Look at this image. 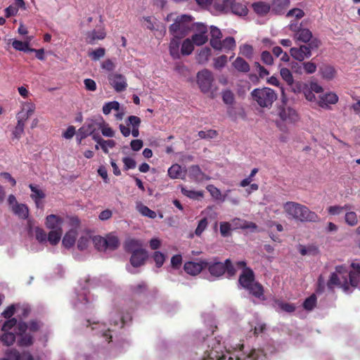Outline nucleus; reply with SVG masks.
I'll list each match as a JSON object with an SVG mask.
<instances>
[{
	"label": "nucleus",
	"instance_id": "1",
	"mask_svg": "<svg viewBox=\"0 0 360 360\" xmlns=\"http://www.w3.org/2000/svg\"><path fill=\"white\" fill-rule=\"evenodd\" d=\"M286 214L290 217L301 222H319L320 217L311 211L307 206L295 202H287L283 205Z\"/></svg>",
	"mask_w": 360,
	"mask_h": 360
},
{
	"label": "nucleus",
	"instance_id": "2",
	"mask_svg": "<svg viewBox=\"0 0 360 360\" xmlns=\"http://www.w3.org/2000/svg\"><path fill=\"white\" fill-rule=\"evenodd\" d=\"M220 349V345L217 343V347H212L210 350H206L202 360H258L262 355L261 350L252 349L248 354H243L241 356L233 357L229 353H220L218 350Z\"/></svg>",
	"mask_w": 360,
	"mask_h": 360
},
{
	"label": "nucleus",
	"instance_id": "3",
	"mask_svg": "<svg viewBox=\"0 0 360 360\" xmlns=\"http://www.w3.org/2000/svg\"><path fill=\"white\" fill-rule=\"evenodd\" d=\"M347 277H349V273L346 267L342 265L337 266L335 271L331 274L327 282L328 290L333 291L335 287H339L345 292H347L351 286Z\"/></svg>",
	"mask_w": 360,
	"mask_h": 360
},
{
	"label": "nucleus",
	"instance_id": "4",
	"mask_svg": "<svg viewBox=\"0 0 360 360\" xmlns=\"http://www.w3.org/2000/svg\"><path fill=\"white\" fill-rule=\"evenodd\" d=\"M251 96L253 101L262 108H271L274 102L277 99V94L274 90L264 87L262 89H255L251 92Z\"/></svg>",
	"mask_w": 360,
	"mask_h": 360
},
{
	"label": "nucleus",
	"instance_id": "5",
	"mask_svg": "<svg viewBox=\"0 0 360 360\" xmlns=\"http://www.w3.org/2000/svg\"><path fill=\"white\" fill-rule=\"evenodd\" d=\"M141 120L138 116L130 115L126 120L127 126L120 124L119 129L123 136L127 137L131 134L134 138H137L139 136V127L141 125Z\"/></svg>",
	"mask_w": 360,
	"mask_h": 360
},
{
	"label": "nucleus",
	"instance_id": "6",
	"mask_svg": "<svg viewBox=\"0 0 360 360\" xmlns=\"http://www.w3.org/2000/svg\"><path fill=\"white\" fill-rule=\"evenodd\" d=\"M27 323L25 321L18 322L16 335L18 336L17 344L19 347H28L33 345L34 337L30 333H27Z\"/></svg>",
	"mask_w": 360,
	"mask_h": 360
},
{
	"label": "nucleus",
	"instance_id": "7",
	"mask_svg": "<svg viewBox=\"0 0 360 360\" xmlns=\"http://www.w3.org/2000/svg\"><path fill=\"white\" fill-rule=\"evenodd\" d=\"M197 82L202 92H208L211 89L213 82L212 72L207 69L199 72L197 75Z\"/></svg>",
	"mask_w": 360,
	"mask_h": 360
},
{
	"label": "nucleus",
	"instance_id": "8",
	"mask_svg": "<svg viewBox=\"0 0 360 360\" xmlns=\"http://www.w3.org/2000/svg\"><path fill=\"white\" fill-rule=\"evenodd\" d=\"M302 24H290V30L294 32V39L304 43H307L312 38L311 32L307 28H302Z\"/></svg>",
	"mask_w": 360,
	"mask_h": 360
},
{
	"label": "nucleus",
	"instance_id": "9",
	"mask_svg": "<svg viewBox=\"0 0 360 360\" xmlns=\"http://www.w3.org/2000/svg\"><path fill=\"white\" fill-rule=\"evenodd\" d=\"M36 105L31 101L21 103V110L17 113V122L25 124L27 120L34 112Z\"/></svg>",
	"mask_w": 360,
	"mask_h": 360
},
{
	"label": "nucleus",
	"instance_id": "10",
	"mask_svg": "<svg viewBox=\"0 0 360 360\" xmlns=\"http://www.w3.org/2000/svg\"><path fill=\"white\" fill-rule=\"evenodd\" d=\"M110 84L117 92H122L126 90L127 82L126 77L119 73H110L108 76Z\"/></svg>",
	"mask_w": 360,
	"mask_h": 360
},
{
	"label": "nucleus",
	"instance_id": "11",
	"mask_svg": "<svg viewBox=\"0 0 360 360\" xmlns=\"http://www.w3.org/2000/svg\"><path fill=\"white\" fill-rule=\"evenodd\" d=\"M206 268L213 276L219 277L225 273L224 263L219 262L217 257L210 262L207 261Z\"/></svg>",
	"mask_w": 360,
	"mask_h": 360
},
{
	"label": "nucleus",
	"instance_id": "12",
	"mask_svg": "<svg viewBox=\"0 0 360 360\" xmlns=\"http://www.w3.org/2000/svg\"><path fill=\"white\" fill-rule=\"evenodd\" d=\"M232 2H233V0L214 1L210 13L216 15L229 13Z\"/></svg>",
	"mask_w": 360,
	"mask_h": 360
},
{
	"label": "nucleus",
	"instance_id": "13",
	"mask_svg": "<svg viewBox=\"0 0 360 360\" xmlns=\"http://www.w3.org/2000/svg\"><path fill=\"white\" fill-rule=\"evenodd\" d=\"M290 53L294 59L300 62L311 56L310 50L306 44L301 45L299 47L291 48L290 50Z\"/></svg>",
	"mask_w": 360,
	"mask_h": 360
},
{
	"label": "nucleus",
	"instance_id": "14",
	"mask_svg": "<svg viewBox=\"0 0 360 360\" xmlns=\"http://www.w3.org/2000/svg\"><path fill=\"white\" fill-rule=\"evenodd\" d=\"M255 281V273L250 268H245L238 278L239 285L244 289Z\"/></svg>",
	"mask_w": 360,
	"mask_h": 360
},
{
	"label": "nucleus",
	"instance_id": "15",
	"mask_svg": "<svg viewBox=\"0 0 360 360\" xmlns=\"http://www.w3.org/2000/svg\"><path fill=\"white\" fill-rule=\"evenodd\" d=\"M131 254L130 264L136 268L144 265L148 257V252L144 249L134 251Z\"/></svg>",
	"mask_w": 360,
	"mask_h": 360
},
{
	"label": "nucleus",
	"instance_id": "16",
	"mask_svg": "<svg viewBox=\"0 0 360 360\" xmlns=\"http://www.w3.org/2000/svg\"><path fill=\"white\" fill-rule=\"evenodd\" d=\"M5 354L6 358L8 360H34L32 355L30 352H20L15 348L8 349Z\"/></svg>",
	"mask_w": 360,
	"mask_h": 360
},
{
	"label": "nucleus",
	"instance_id": "17",
	"mask_svg": "<svg viewBox=\"0 0 360 360\" xmlns=\"http://www.w3.org/2000/svg\"><path fill=\"white\" fill-rule=\"evenodd\" d=\"M197 30L199 31V33L194 34L192 36V41L194 44L197 46H201L205 44L207 40V29L205 24H196Z\"/></svg>",
	"mask_w": 360,
	"mask_h": 360
},
{
	"label": "nucleus",
	"instance_id": "18",
	"mask_svg": "<svg viewBox=\"0 0 360 360\" xmlns=\"http://www.w3.org/2000/svg\"><path fill=\"white\" fill-rule=\"evenodd\" d=\"M206 260H201L199 262H188L184 264V269L188 274L197 275L206 269Z\"/></svg>",
	"mask_w": 360,
	"mask_h": 360
},
{
	"label": "nucleus",
	"instance_id": "19",
	"mask_svg": "<svg viewBox=\"0 0 360 360\" xmlns=\"http://www.w3.org/2000/svg\"><path fill=\"white\" fill-rule=\"evenodd\" d=\"M278 115L283 122L287 123H294L298 120L297 112L290 107L280 108Z\"/></svg>",
	"mask_w": 360,
	"mask_h": 360
},
{
	"label": "nucleus",
	"instance_id": "20",
	"mask_svg": "<svg viewBox=\"0 0 360 360\" xmlns=\"http://www.w3.org/2000/svg\"><path fill=\"white\" fill-rule=\"evenodd\" d=\"M190 28L188 24H171L169 32L177 40L188 34Z\"/></svg>",
	"mask_w": 360,
	"mask_h": 360
},
{
	"label": "nucleus",
	"instance_id": "21",
	"mask_svg": "<svg viewBox=\"0 0 360 360\" xmlns=\"http://www.w3.org/2000/svg\"><path fill=\"white\" fill-rule=\"evenodd\" d=\"M245 290H248L251 295L259 300L264 301L266 300L264 287L258 281H254L249 285V288H247Z\"/></svg>",
	"mask_w": 360,
	"mask_h": 360
},
{
	"label": "nucleus",
	"instance_id": "22",
	"mask_svg": "<svg viewBox=\"0 0 360 360\" xmlns=\"http://www.w3.org/2000/svg\"><path fill=\"white\" fill-rule=\"evenodd\" d=\"M86 41L89 44H95L96 41L105 39L106 32L103 28L94 30L88 32L86 34Z\"/></svg>",
	"mask_w": 360,
	"mask_h": 360
},
{
	"label": "nucleus",
	"instance_id": "23",
	"mask_svg": "<svg viewBox=\"0 0 360 360\" xmlns=\"http://www.w3.org/2000/svg\"><path fill=\"white\" fill-rule=\"evenodd\" d=\"M338 101V96L335 93L326 94L320 98L318 103L323 109H330V105L335 104Z\"/></svg>",
	"mask_w": 360,
	"mask_h": 360
},
{
	"label": "nucleus",
	"instance_id": "24",
	"mask_svg": "<svg viewBox=\"0 0 360 360\" xmlns=\"http://www.w3.org/2000/svg\"><path fill=\"white\" fill-rule=\"evenodd\" d=\"M351 266L354 271L349 273V283L352 287L356 288L358 287L360 279V262H353Z\"/></svg>",
	"mask_w": 360,
	"mask_h": 360
},
{
	"label": "nucleus",
	"instance_id": "25",
	"mask_svg": "<svg viewBox=\"0 0 360 360\" xmlns=\"http://www.w3.org/2000/svg\"><path fill=\"white\" fill-rule=\"evenodd\" d=\"M251 7L253 11L259 16L266 15L270 10L271 6L265 1H257L252 4Z\"/></svg>",
	"mask_w": 360,
	"mask_h": 360
},
{
	"label": "nucleus",
	"instance_id": "26",
	"mask_svg": "<svg viewBox=\"0 0 360 360\" xmlns=\"http://www.w3.org/2000/svg\"><path fill=\"white\" fill-rule=\"evenodd\" d=\"M63 222V219L56 214H50L46 217L45 225L47 229L51 230H57L58 229H62L61 225Z\"/></svg>",
	"mask_w": 360,
	"mask_h": 360
},
{
	"label": "nucleus",
	"instance_id": "27",
	"mask_svg": "<svg viewBox=\"0 0 360 360\" xmlns=\"http://www.w3.org/2000/svg\"><path fill=\"white\" fill-rule=\"evenodd\" d=\"M248 11H249L246 5L240 2H237L236 0H233V2L231 3L230 12L233 14L240 17H245L248 15Z\"/></svg>",
	"mask_w": 360,
	"mask_h": 360
},
{
	"label": "nucleus",
	"instance_id": "28",
	"mask_svg": "<svg viewBox=\"0 0 360 360\" xmlns=\"http://www.w3.org/2000/svg\"><path fill=\"white\" fill-rule=\"evenodd\" d=\"M29 187L32 191L30 195L31 198L34 201L37 208L41 207V200L44 199L46 196L44 192L37 188V186L30 184Z\"/></svg>",
	"mask_w": 360,
	"mask_h": 360
},
{
	"label": "nucleus",
	"instance_id": "29",
	"mask_svg": "<svg viewBox=\"0 0 360 360\" xmlns=\"http://www.w3.org/2000/svg\"><path fill=\"white\" fill-rule=\"evenodd\" d=\"M142 241L135 238H129L125 240L124 248L127 252H134V251L142 250Z\"/></svg>",
	"mask_w": 360,
	"mask_h": 360
},
{
	"label": "nucleus",
	"instance_id": "30",
	"mask_svg": "<svg viewBox=\"0 0 360 360\" xmlns=\"http://www.w3.org/2000/svg\"><path fill=\"white\" fill-rule=\"evenodd\" d=\"M188 176L195 181H200L205 179V174L198 165H195L188 168Z\"/></svg>",
	"mask_w": 360,
	"mask_h": 360
},
{
	"label": "nucleus",
	"instance_id": "31",
	"mask_svg": "<svg viewBox=\"0 0 360 360\" xmlns=\"http://www.w3.org/2000/svg\"><path fill=\"white\" fill-rule=\"evenodd\" d=\"M193 18L190 15L179 14L177 13H171L166 17L167 21H173V22H190Z\"/></svg>",
	"mask_w": 360,
	"mask_h": 360
},
{
	"label": "nucleus",
	"instance_id": "32",
	"mask_svg": "<svg viewBox=\"0 0 360 360\" xmlns=\"http://www.w3.org/2000/svg\"><path fill=\"white\" fill-rule=\"evenodd\" d=\"M290 4V0H273L272 11L276 14H282Z\"/></svg>",
	"mask_w": 360,
	"mask_h": 360
},
{
	"label": "nucleus",
	"instance_id": "33",
	"mask_svg": "<svg viewBox=\"0 0 360 360\" xmlns=\"http://www.w3.org/2000/svg\"><path fill=\"white\" fill-rule=\"evenodd\" d=\"M96 131V124L94 121L86 122L79 129L82 138L93 134Z\"/></svg>",
	"mask_w": 360,
	"mask_h": 360
},
{
	"label": "nucleus",
	"instance_id": "34",
	"mask_svg": "<svg viewBox=\"0 0 360 360\" xmlns=\"http://www.w3.org/2000/svg\"><path fill=\"white\" fill-rule=\"evenodd\" d=\"M106 241V249L115 250L117 249L120 245V240L117 236L112 233H110L105 237Z\"/></svg>",
	"mask_w": 360,
	"mask_h": 360
},
{
	"label": "nucleus",
	"instance_id": "35",
	"mask_svg": "<svg viewBox=\"0 0 360 360\" xmlns=\"http://www.w3.org/2000/svg\"><path fill=\"white\" fill-rule=\"evenodd\" d=\"M77 236V232L75 229H71L69 231H68L63 239V245L67 248H70L72 247L75 243L76 238Z\"/></svg>",
	"mask_w": 360,
	"mask_h": 360
},
{
	"label": "nucleus",
	"instance_id": "36",
	"mask_svg": "<svg viewBox=\"0 0 360 360\" xmlns=\"http://www.w3.org/2000/svg\"><path fill=\"white\" fill-rule=\"evenodd\" d=\"M13 213L18 216L20 219H25L29 216L28 207L22 203L16 204L12 207Z\"/></svg>",
	"mask_w": 360,
	"mask_h": 360
},
{
	"label": "nucleus",
	"instance_id": "37",
	"mask_svg": "<svg viewBox=\"0 0 360 360\" xmlns=\"http://www.w3.org/2000/svg\"><path fill=\"white\" fill-rule=\"evenodd\" d=\"M319 72L322 77L327 80L333 79L336 73L335 68L330 65H322L319 68Z\"/></svg>",
	"mask_w": 360,
	"mask_h": 360
},
{
	"label": "nucleus",
	"instance_id": "38",
	"mask_svg": "<svg viewBox=\"0 0 360 360\" xmlns=\"http://www.w3.org/2000/svg\"><path fill=\"white\" fill-rule=\"evenodd\" d=\"M232 65L238 72L247 73L250 71L248 63L241 57H237Z\"/></svg>",
	"mask_w": 360,
	"mask_h": 360
},
{
	"label": "nucleus",
	"instance_id": "39",
	"mask_svg": "<svg viewBox=\"0 0 360 360\" xmlns=\"http://www.w3.org/2000/svg\"><path fill=\"white\" fill-rule=\"evenodd\" d=\"M181 191L184 195L192 200H199L204 196V192L202 191L188 190L184 186H181Z\"/></svg>",
	"mask_w": 360,
	"mask_h": 360
},
{
	"label": "nucleus",
	"instance_id": "40",
	"mask_svg": "<svg viewBox=\"0 0 360 360\" xmlns=\"http://www.w3.org/2000/svg\"><path fill=\"white\" fill-rule=\"evenodd\" d=\"M211 55V49L209 47H203L200 49L196 56V60L200 64L206 63Z\"/></svg>",
	"mask_w": 360,
	"mask_h": 360
},
{
	"label": "nucleus",
	"instance_id": "41",
	"mask_svg": "<svg viewBox=\"0 0 360 360\" xmlns=\"http://www.w3.org/2000/svg\"><path fill=\"white\" fill-rule=\"evenodd\" d=\"M63 234L62 229H58L57 230H51L47 236V240L52 245H57L60 240Z\"/></svg>",
	"mask_w": 360,
	"mask_h": 360
},
{
	"label": "nucleus",
	"instance_id": "42",
	"mask_svg": "<svg viewBox=\"0 0 360 360\" xmlns=\"http://www.w3.org/2000/svg\"><path fill=\"white\" fill-rule=\"evenodd\" d=\"M16 336L11 332H3L0 335V341L5 346H11L15 342Z\"/></svg>",
	"mask_w": 360,
	"mask_h": 360
},
{
	"label": "nucleus",
	"instance_id": "43",
	"mask_svg": "<svg viewBox=\"0 0 360 360\" xmlns=\"http://www.w3.org/2000/svg\"><path fill=\"white\" fill-rule=\"evenodd\" d=\"M182 169L178 164L172 165L168 169V175L172 179H184L181 176Z\"/></svg>",
	"mask_w": 360,
	"mask_h": 360
},
{
	"label": "nucleus",
	"instance_id": "44",
	"mask_svg": "<svg viewBox=\"0 0 360 360\" xmlns=\"http://www.w3.org/2000/svg\"><path fill=\"white\" fill-rule=\"evenodd\" d=\"M119 111L120 103L116 101L105 103L102 108L103 113L105 115H109L111 110Z\"/></svg>",
	"mask_w": 360,
	"mask_h": 360
},
{
	"label": "nucleus",
	"instance_id": "45",
	"mask_svg": "<svg viewBox=\"0 0 360 360\" xmlns=\"http://www.w3.org/2000/svg\"><path fill=\"white\" fill-rule=\"evenodd\" d=\"M206 188L215 200H219L221 201L225 200L226 194L222 195L220 190L214 185H208Z\"/></svg>",
	"mask_w": 360,
	"mask_h": 360
},
{
	"label": "nucleus",
	"instance_id": "46",
	"mask_svg": "<svg viewBox=\"0 0 360 360\" xmlns=\"http://www.w3.org/2000/svg\"><path fill=\"white\" fill-rule=\"evenodd\" d=\"M193 44H194L190 39H186L183 41L182 45H181V52L182 55H184V56L190 55L194 49Z\"/></svg>",
	"mask_w": 360,
	"mask_h": 360
},
{
	"label": "nucleus",
	"instance_id": "47",
	"mask_svg": "<svg viewBox=\"0 0 360 360\" xmlns=\"http://www.w3.org/2000/svg\"><path fill=\"white\" fill-rule=\"evenodd\" d=\"M316 302L317 297L315 294H312L309 297L305 299L302 306L305 310L311 311L316 307Z\"/></svg>",
	"mask_w": 360,
	"mask_h": 360
},
{
	"label": "nucleus",
	"instance_id": "48",
	"mask_svg": "<svg viewBox=\"0 0 360 360\" xmlns=\"http://www.w3.org/2000/svg\"><path fill=\"white\" fill-rule=\"evenodd\" d=\"M95 248L99 251L106 250V241L105 237L96 236L92 238Z\"/></svg>",
	"mask_w": 360,
	"mask_h": 360
},
{
	"label": "nucleus",
	"instance_id": "49",
	"mask_svg": "<svg viewBox=\"0 0 360 360\" xmlns=\"http://www.w3.org/2000/svg\"><path fill=\"white\" fill-rule=\"evenodd\" d=\"M349 209H350V205H345L344 206L333 205V206L328 207L327 210H328V212L330 215H339L344 210H347Z\"/></svg>",
	"mask_w": 360,
	"mask_h": 360
},
{
	"label": "nucleus",
	"instance_id": "50",
	"mask_svg": "<svg viewBox=\"0 0 360 360\" xmlns=\"http://www.w3.org/2000/svg\"><path fill=\"white\" fill-rule=\"evenodd\" d=\"M12 46L16 50L23 52H29L30 47L28 46V42L22 41L17 39H13L12 41Z\"/></svg>",
	"mask_w": 360,
	"mask_h": 360
},
{
	"label": "nucleus",
	"instance_id": "51",
	"mask_svg": "<svg viewBox=\"0 0 360 360\" xmlns=\"http://www.w3.org/2000/svg\"><path fill=\"white\" fill-rule=\"evenodd\" d=\"M280 74L281 77L289 86H292L294 83V79L290 70L286 68L281 69Z\"/></svg>",
	"mask_w": 360,
	"mask_h": 360
},
{
	"label": "nucleus",
	"instance_id": "52",
	"mask_svg": "<svg viewBox=\"0 0 360 360\" xmlns=\"http://www.w3.org/2000/svg\"><path fill=\"white\" fill-rule=\"evenodd\" d=\"M345 221L349 226H354L359 222L357 214L354 212H347L345 215Z\"/></svg>",
	"mask_w": 360,
	"mask_h": 360
},
{
	"label": "nucleus",
	"instance_id": "53",
	"mask_svg": "<svg viewBox=\"0 0 360 360\" xmlns=\"http://www.w3.org/2000/svg\"><path fill=\"white\" fill-rule=\"evenodd\" d=\"M105 54V49L104 48H98L95 50L89 51L88 56L92 60L96 61L103 58Z\"/></svg>",
	"mask_w": 360,
	"mask_h": 360
},
{
	"label": "nucleus",
	"instance_id": "54",
	"mask_svg": "<svg viewBox=\"0 0 360 360\" xmlns=\"http://www.w3.org/2000/svg\"><path fill=\"white\" fill-rule=\"evenodd\" d=\"M25 125L23 123L17 122V124L12 131V139L19 140L24 134Z\"/></svg>",
	"mask_w": 360,
	"mask_h": 360
},
{
	"label": "nucleus",
	"instance_id": "55",
	"mask_svg": "<svg viewBox=\"0 0 360 360\" xmlns=\"http://www.w3.org/2000/svg\"><path fill=\"white\" fill-rule=\"evenodd\" d=\"M179 42L175 39H173L169 44V53L173 58H179Z\"/></svg>",
	"mask_w": 360,
	"mask_h": 360
},
{
	"label": "nucleus",
	"instance_id": "56",
	"mask_svg": "<svg viewBox=\"0 0 360 360\" xmlns=\"http://www.w3.org/2000/svg\"><path fill=\"white\" fill-rule=\"evenodd\" d=\"M18 321L15 318L8 319L6 321L1 328L2 332H10L9 330L12 329L14 326H18Z\"/></svg>",
	"mask_w": 360,
	"mask_h": 360
},
{
	"label": "nucleus",
	"instance_id": "57",
	"mask_svg": "<svg viewBox=\"0 0 360 360\" xmlns=\"http://www.w3.org/2000/svg\"><path fill=\"white\" fill-rule=\"evenodd\" d=\"M153 258L155 262V266L158 268L161 267L165 261V255L159 251H155L153 253Z\"/></svg>",
	"mask_w": 360,
	"mask_h": 360
},
{
	"label": "nucleus",
	"instance_id": "58",
	"mask_svg": "<svg viewBox=\"0 0 360 360\" xmlns=\"http://www.w3.org/2000/svg\"><path fill=\"white\" fill-rule=\"evenodd\" d=\"M100 128L101 129L102 134L106 137H113L115 136V131L111 127H109L108 124H105L103 121L100 124Z\"/></svg>",
	"mask_w": 360,
	"mask_h": 360
},
{
	"label": "nucleus",
	"instance_id": "59",
	"mask_svg": "<svg viewBox=\"0 0 360 360\" xmlns=\"http://www.w3.org/2000/svg\"><path fill=\"white\" fill-rule=\"evenodd\" d=\"M222 100L227 105H232L234 103V95L231 90H226L222 92Z\"/></svg>",
	"mask_w": 360,
	"mask_h": 360
},
{
	"label": "nucleus",
	"instance_id": "60",
	"mask_svg": "<svg viewBox=\"0 0 360 360\" xmlns=\"http://www.w3.org/2000/svg\"><path fill=\"white\" fill-rule=\"evenodd\" d=\"M36 239L41 243L47 240L46 233L45 231L39 227H36L34 229Z\"/></svg>",
	"mask_w": 360,
	"mask_h": 360
},
{
	"label": "nucleus",
	"instance_id": "61",
	"mask_svg": "<svg viewBox=\"0 0 360 360\" xmlns=\"http://www.w3.org/2000/svg\"><path fill=\"white\" fill-rule=\"evenodd\" d=\"M219 229L220 233L223 237H227L231 235V227L229 222H221Z\"/></svg>",
	"mask_w": 360,
	"mask_h": 360
},
{
	"label": "nucleus",
	"instance_id": "62",
	"mask_svg": "<svg viewBox=\"0 0 360 360\" xmlns=\"http://www.w3.org/2000/svg\"><path fill=\"white\" fill-rule=\"evenodd\" d=\"M236 47V41L233 37H229L222 41L221 49L232 50Z\"/></svg>",
	"mask_w": 360,
	"mask_h": 360
},
{
	"label": "nucleus",
	"instance_id": "63",
	"mask_svg": "<svg viewBox=\"0 0 360 360\" xmlns=\"http://www.w3.org/2000/svg\"><path fill=\"white\" fill-rule=\"evenodd\" d=\"M208 224L207 219L203 218L198 222V226L195 229V233L198 236H200L202 232L205 230Z\"/></svg>",
	"mask_w": 360,
	"mask_h": 360
},
{
	"label": "nucleus",
	"instance_id": "64",
	"mask_svg": "<svg viewBox=\"0 0 360 360\" xmlns=\"http://www.w3.org/2000/svg\"><path fill=\"white\" fill-rule=\"evenodd\" d=\"M302 65L303 69L307 74H313L317 69L316 63L312 61L304 62L302 63Z\"/></svg>",
	"mask_w": 360,
	"mask_h": 360
}]
</instances>
